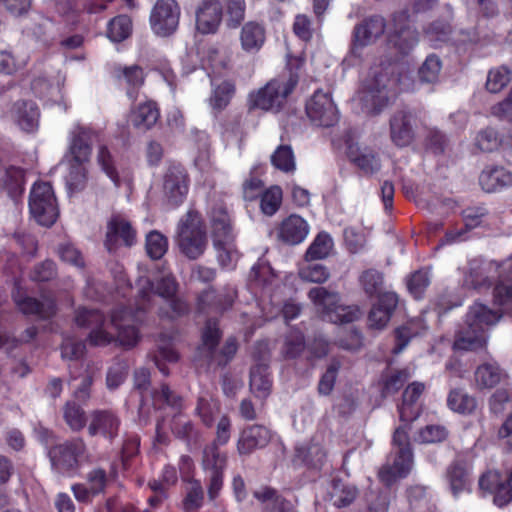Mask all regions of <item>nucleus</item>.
I'll return each instance as SVG.
<instances>
[{
    "label": "nucleus",
    "instance_id": "obj_29",
    "mask_svg": "<svg viewBox=\"0 0 512 512\" xmlns=\"http://www.w3.org/2000/svg\"><path fill=\"white\" fill-rule=\"evenodd\" d=\"M233 303L234 297L230 293L217 292L214 288H208L197 297V311L203 314H221L229 310Z\"/></svg>",
    "mask_w": 512,
    "mask_h": 512
},
{
    "label": "nucleus",
    "instance_id": "obj_4",
    "mask_svg": "<svg viewBox=\"0 0 512 512\" xmlns=\"http://www.w3.org/2000/svg\"><path fill=\"white\" fill-rule=\"evenodd\" d=\"M397 79L390 77L388 72L374 71L373 77L369 79L359 99L362 104V110L367 114H378L397 95Z\"/></svg>",
    "mask_w": 512,
    "mask_h": 512
},
{
    "label": "nucleus",
    "instance_id": "obj_37",
    "mask_svg": "<svg viewBox=\"0 0 512 512\" xmlns=\"http://www.w3.org/2000/svg\"><path fill=\"white\" fill-rule=\"evenodd\" d=\"M0 182L1 189L17 202L25 191V170L19 166L10 165L4 170Z\"/></svg>",
    "mask_w": 512,
    "mask_h": 512
},
{
    "label": "nucleus",
    "instance_id": "obj_16",
    "mask_svg": "<svg viewBox=\"0 0 512 512\" xmlns=\"http://www.w3.org/2000/svg\"><path fill=\"white\" fill-rule=\"evenodd\" d=\"M195 16V26L200 34H215L223 20V6L219 0H203L198 5Z\"/></svg>",
    "mask_w": 512,
    "mask_h": 512
},
{
    "label": "nucleus",
    "instance_id": "obj_7",
    "mask_svg": "<svg viewBox=\"0 0 512 512\" xmlns=\"http://www.w3.org/2000/svg\"><path fill=\"white\" fill-rule=\"evenodd\" d=\"M74 322L79 328L90 329L86 338L90 346H107L115 341V336L106 330L107 319L99 309L78 307L75 310Z\"/></svg>",
    "mask_w": 512,
    "mask_h": 512
},
{
    "label": "nucleus",
    "instance_id": "obj_9",
    "mask_svg": "<svg viewBox=\"0 0 512 512\" xmlns=\"http://www.w3.org/2000/svg\"><path fill=\"white\" fill-rule=\"evenodd\" d=\"M180 14L176 0H157L150 14L152 30L163 37L173 34L179 25Z\"/></svg>",
    "mask_w": 512,
    "mask_h": 512
},
{
    "label": "nucleus",
    "instance_id": "obj_8",
    "mask_svg": "<svg viewBox=\"0 0 512 512\" xmlns=\"http://www.w3.org/2000/svg\"><path fill=\"white\" fill-rule=\"evenodd\" d=\"M85 451L86 445L83 439L76 438L52 446L48 451V457L57 472L71 475L78 469L80 458Z\"/></svg>",
    "mask_w": 512,
    "mask_h": 512
},
{
    "label": "nucleus",
    "instance_id": "obj_63",
    "mask_svg": "<svg viewBox=\"0 0 512 512\" xmlns=\"http://www.w3.org/2000/svg\"><path fill=\"white\" fill-rule=\"evenodd\" d=\"M442 62L438 56L431 54L427 56L419 68V78L425 83H435L440 75Z\"/></svg>",
    "mask_w": 512,
    "mask_h": 512
},
{
    "label": "nucleus",
    "instance_id": "obj_25",
    "mask_svg": "<svg viewBox=\"0 0 512 512\" xmlns=\"http://www.w3.org/2000/svg\"><path fill=\"white\" fill-rule=\"evenodd\" d=\"M398 305V296L394 292H385L379 295L368 315L369 327L381 330L387 326L391 316Z\"/></svg>",
    "mask_w": 512,
    "mask_h": 512
},
{
    "label": "nucleus",
    "instance_id": "obj_10",
    "mask_svg": "<svg viewBox=\"0 0 512 512\" xmlns=\"http://www.w3.org/2000/svg\"><path fill=\"white\" fill-rule=\"evenodd\" d=\"M11 298L17 309L24 315H35L40 319L48 320L57 313V303L53 298L40 301L35 297L26 295L18 281L14 283Z\"/></svg>",
    "mask_w": 512,
    "mask_h": 512
},
{
    "label": "nucleus",
    "instance_id": "obj_44",
    "mask_svg": "<svg viewBox=\"0 0 512 512\" xmlns=\"http://www.w3.org/2000/svg\"><path fill=\"white\" fill-rule=\"evenodd\" d=\"M253 496L261 503L272 502L270 507H266L267 512H294L292 502L279 495L273 487L264 486L260 490L254 491Z\"/></svg>",
    "mask_w": 512,
    "mask_h": 512
},
{
    "label": "nucleus",
    "instance_id": "obj_11",
    "mask_svg": "<svg viewBox=\"0 0 512 512\" xmlns=\"http://www.w3.org/2000/svg\"><path fill=\"white\" fill-rule=\"evenodd\" d=\"M121 419L111 409H96L90 413L87 432L90 437L100 436L112 443L119 435Z\"/></svg>",
    "mask_w": 512,
    "mask_h": 512
},
{
    "label": "nucleus",
    "instance_id": "obj_26",
    "mask_svg": "<svg viewBox=\"0 0 512 512\" xmlns=\"http://www.w3.org/2000/svg\"><path fill=\"white\" fill-rule=\"evenodd\" d=\"M210 221L214 246L220 247L225 243L233 242V228L226 207L223 205H215L211 210Z\"/></svg>",
    "mask_w": 512,
    "mask_h": 512
},
{
    "label": "nucleus",
    "instance_id": "obj_45",
    "mask_svg": "<svg viewBox=\"0 0 512 512\" xmlns=\"http://www.w3.org/2000/svg\"><path fill=\"white\" fill-rule=\"evenodd\" d=\"M507 374L496 363H485L475 371L476 385L483 388H493L504 381Z\"/></svg>",
    "mask_w": 512,
    "mask_h": 512
},
{
    "label": "nucleus",
    "instance_id": "obj_48",
    "mask_svg": "<svg viewBox=\"0 0 512 512\" xmlns=\"http://www.w3.org/2000/svg\"><path fill=\"white\" fill-rule=\"evenodd\" d=\"M447 406L453 412L471 415L477 409V400L463 389H452L447 397Z\"/></svg>",
    "mask_w": 512,
    "mask_h": 512
},
{
    "label": "nucleus",
    "instance_id": "obj_23",
    "mask_svg": "<svg viewBox=\"0 0 512 512\" xmlns=\"http://www.w3.org/2000/svg\"><path fill=\"white\" fill-rule=\"evenodd\" d=\"M13 122L24 132L32 133L38 129L40 110L32 100H17L10 109Z\"/></svg>",
    "mask_w": 512,
    "mask_h": 512
},
{
    "label": "nucleus",
    "instance_id": "obj_39",
    "mask_svg": "<svg viewBox=\"0 0 512 512\" xmlns=\"http://www.w3.org/2000/svg\"><path fill=\"white\" fill-rule=\"evenodd\" d=\"M158 346L153 354V361L159 371L164 375H169V368L165 362L176 363L179 360V353L173 346V339L166 333H160L158 336Z\"/></svg>",
    "mask_w": 512,
    "mask_h": 512
},
{
    "label": "nucleus",
    "instance_id": "obj_27",
    "mask_svg": "<svg viewBox=\"0 0 512 512\" xmlns=\"http://www.w3.org/2000/svg\"><path fill=\"white\" fill-rule=\"evenodd\" d=\"M408 13L402 11L393 17L394 33L391 35V42L401 53H408L418 42V35L415 29L408 24Z\"/></svg>",
    "mask_w": 512,
    "mask_h": 512
},
{
    "label": "nucleus",
    "instance_id": "obj_28",
    "mask_svg": "<svg viewBox=\"0 0 512 512\" xmlns=\"http://www.w3.org/2000/svg\"><path fill=\"white\" fill-rule=\"evenodd\" d=\"M320 232L317 233L299 263L298 275L301 280L320 283Z\"/></svg>",
    "mask_w": 512,
    "mask_h": 512
},
{
    "label": "nucleus",
    "instance_id": "obj_52",
    "mask_svg": "<svg viewBox=\"0 0 512 512\" xmlns=\"http://www.w3.org/2000/svg\"><path fill=\"white\" fill-rule=\"evenodd\" d=\"M446 477L454 496H458L461 492L469 489V475L462 464H451L447 469Z\"/></svg>",
    "mask_w": 512,
    "mask_h": 512
},
{
    "label": "nucleus",
    "instance_id": "obj_43",
    "mask_svg": "<svg viewBox=\"0 0 512 512\" xmlns=\"http://www.w3.org/2000/svg\"><path fill=\"white\" fill-rule=\"evenodd\" d=\"M425 330L426 324L421 317L408 320L398 327L395 330L396 345L393 348V353L398 354L402 352L412 338L421 335Z\"/></svg>",
    "mask_w": 512,
    "mask_h": 512
},
{
    "label": "nucleus",
    "instance_id": "obj_53",
    "mask_svg": "<svg viewBox=\"0 0 512 512\" xmlns=\"http://www.w3.org/2000/svg\"><path fill=\"white\" fill-rule=\"evenodd\" d=\"M63 418L68 427L79 432L87 425L86 412L81 405L75 401H68L63 407Z\"/></svg>",
    "mask_w": 512,
    "mask_h": 512
},
{
    "label": "nucleus",
    "instance_id": "obj_33",
    "mask_svg": "<svg viewBox=\"0 0 512 512\" xmlns=\"http://www.w3.org/2000/svg\"><path fill=\"white\" fill-rule=\"evenodd\" d=\"M160 119V108L156 101L147 99L131 111V122L137 129L144 131L153 128Z\"/></svg>",
    "mask_w": 512,
    "mask_h": 512
},
{
    "label": "nucleus",
    "instance_id": "obj_57",
    "mask_svg": "<svg viewBox=\"0 0 512 512\" xmlns=\"http://www.w3.org/2000/svg\"><path fill=\"white\" fill-rule=\"evenodd\" d=\"M146 252L153 260L161 259L168 250V239L159 231H151L146 236Z\"/></svg>",
    "mask_w": 512,
    "mask_h": 512
},
{
    "label": "nucleus",
    "instance_id": "obj_22",
    "mask_svg": "<svg viewBox=\"0 0 512 512\" xmlns=\"http://www.w3.org/2000/svg\"><path fill=\"white\" fill-rule=\"evenodd\" d=\"M393 463L387 464L381 468L378 476L386 486H390L398 479L406 477L413 467L412 449L407 447L402 450H396Z\"/></svg>",
    "mask_w": 512,
    "mask_h": 512
},
{
    "label": "nucleus",
    "instance_id": "obj_46",
    "mask_svg": "<svg viewBox=\"0 0 512 512\" xmlns=\"http://www.w3.org/2000/svg\"><path fill=\"white\" fill-rule=\"evenodd\" d=\"M264 173L261 164H256L250 169L248 178L242 183V197L246 202H254L264 192V181L260 176Z\"/></svg>",
    "mask_w": 512,
    "mask_h": 512
},
{
    "label": "nucleus",
    "instance_id": "obj_1",
    "mask_svg": "<svg viewBox=\"0 0 512 512\" xmlns=\"http://www.w3.org/2000/svg\"><path fill=\"white\" fill-rule=\"evenodd\" d=\"M303 60L298 57L290 58L287 63L288 75H281L270 80L253 96V105L262 110L276 108L279 110L287 97L294 91L299 82V71Z\"/></svg>",
    "mask_w": 512,
    "mask_h": 512
},
{
    "label": "nucleus",
    "instance_id": "obj_54",
    "mask_svg": "<svg viewBox=\"0 0 512 512\" xmlns=\"http://www.w3.org/2000/svg\"><path fill=\"white\" fill-rule=\"evenodd\" d=\"M283 192L280 186L272 185L265 189L259 197L260 210L266 216H273L280 209Z\"/></svg>",
    "mask_w": 512,
    "mask_h": 512
},
{
    "label": "nucleus",
    "instance_id": "obj_24",
    "mask_svg": "<svg viewBox=\"0 0 512 512\" xmlns=\"http://www.w3.org/2000/svg\"><path fill=\"white\" fill-rule=\"evenodd\" d=\"M277 239L283 244L294 246L302 243L309 233L308 223L299 215L284 218L276 229Z\"/></svg>",
    "mask_w": 512,
    "mask_h": 512
},
{
    "label": "nucleus",
    "instance_id": "obj_49",
    "mask_svg": "<svg viewBox=\"0 0 512 512\" xmlns=\"http://www.w3.org/2000/svg\"><path fill=\"white\" fill-rule=\"evenodd\" d=\"M68 165V174L66 176V186L70 193L79 192L86 186L88 171L86 164L88 162H76L70 161V159H64Z\"/></svg>",
    "mask_w": 512,
    "mask_h": 512
},
{
    "label": "nucleus",
    "instance_id": "obj_41",
    "mask_svg": "<svg viewBox=\"0 0 512 512\" xmlns=\"http://www.w3.org/2000/svg\"><path fill=\"white\" fill-rule=\"evenodd\" d=\"M222 338V331L219 328L217 319L209 318L205 322V326L201 333V345L198 347L200 352H204L207 362H212L215 356L220 340Z\"/></svg>",
    "mask_w": 512,
    "mask_h": 512
},
{
    "label": "nucleus",
    "instance_id": "obj_3",
    "mask_svg": "<svg viewBox=\"0 0 512 512\" xmlns=\"http://www.w3.org/2000/svg\"><path fill=\"white\" fill-rule=\"evenodd\" d=\"M176 241L181 253L190 260L202 256L207 247V232L202 215L190 209L177 225Z\"/></svg>",
    "mask_w": 512,
    "mask_h": 512
},
{
    "label": "nucleus",
    "instance_id": "obj_6",
    "mask_svg": "<svg viewBox=\"0 0 512 512\" xmlns=\"http://www.w3.org/2000/svg\"><path fill=\"white\" fill-rule=\"evenodd\" d=\"M146 313V308L138 304L133 311L130 307L121 306L114 308L110 314V324L117 331L115 340L123 347L132 348L140 340V333L137 326L130 322L142 321Z\"/></svg>",
    "mask_w": 512,
    "mask_h": 512
},
{
    "label": "nucleus",
    "instance_id": "obj_55",
    "mask_svg": "<svg viewBox=\"0 0 512 512\" xmlns=\"http://www.w3.org/2000/svg\"><path fill=\"white\" fill-rule=\"evenodd\" d=\"M171 431L177 439L185 442L188 447L196 444L200 437V433L192 421H182L176 417L172 420Z\"/></svg>",
    "mask_w": 512,
    "mask_h": 512
},
{
    "label": "nucleus",
    "instance_id": "obj_51",
    "mask_svg": "<svg viewBox=\"0 0 512 512\" xmlns=\"http://www.w3.org/2000/svg\"><path fill=\"white\" fill-rule=\"evenodd\" d=\"M132 20L128 15H118L107 25V37L116 43L126 40L132 34Z\"/></svg>",
    "mask_w": 512,
    "mask_h": 512
},
{
    "label": "nucleus",
    "instance_id": "obj_21",
    "mask_svg": "<svg viewBox=\"0 0 512 512\" xmlns=\"http://www.w3.org/2000/svg\"><path fill=\"white\" fill-rule=\"evenodd\" d=\"M480 489L494 495V504L503 507L512 501V484L498 471H488L479 479Z\"/></svg>",
    "mask_w": 512,
    "mask_h": 512
},
{
    "label": "nucleus",
    "instance_id": "obj_18",
    "mask_svg": "<svg viewBox=\"0 0 512 512\" xmlns=\"http://www.w3.org/2000/svg\"><path fill=\"white\" fill-rule=\"evenodd\" d=\"M346 155L365 174L379 171L381 164L377 154L369 147H360L353 141L350 133L345 135Z\"/></svg>",
    "mask_w": 512,
    "mask_h": 512
},
{
    "label": "nucleus",
    "instance_id": "obj_17",
    "mask_svg": "<svg viewBox=\"0 0 512 512\" xmlns=\"http://www.w3.org/2000/svg\"><path fill=\"white\" fill-rule=\"evenodd\" d=\"M145 77L143 68L137 64L117 65L113 69V78L116 84L125 90L127 97L132 102L136 101L139 91L145 83Z\"/></svg>",
    "mask_w": 512,
    "mask_h": 512
},
{
    "label": "nucleus",
    "instance_id": "obj_15",
    "mask_svg": "<svg viewBox=\"0 0 512 512\" xmlns=\"http://www.w3.org/2000/svg\"><path fill=\"white\" fill-rule=\"evenodd\" d=\"M137 232L131 223L121 217H112L107 224L104 245L108 252L114 253L124 245L131 247L136 242Z\"/></svg>",
    "mask_w": 512,
    "mask_h": 512
},
{
    "label": "nucleus",
    "instance_id": "obj_14",
    "mask_svg": "<svg viewBox=\"0 0 512 512\" xmlns=\"http://www.w3.org/2000/svg\"><path fill=\"white\" fill-rule=\"evenodd\" d=\"M322 321L331 323H350L358 319L360 311L356 307L346 306L340 303V297L336 293H329L322 289Z\"/></svg>",
    "mask_w": 512,
    "mask_h": 512
},
{
    "label": "nucleus",
    "instance_id": "obj_56",
    "mask_svg": "<svg viewBox=\"0 0 512 512\" xmlns=\"http://www.w3.org/2000/svg\"><path fill=\"white\" fill-rule=\"evenodd\" d=\"M358 495V490L355 486L344 485L340 481L333 482V490L331 492V499L334 506L337 508H344L351 505Z\"/></svg>",
    "mask_w": 512,
    "mask_h": 512
},
{
    "label": "nucleus",
    "instance_id": "obj_42",
    "mask_svg": "<svg viewBox=\"0 0 512 512\" xmlns=\"http://www.w3.org/2000/svg\"><path fill=\"white\" fill-rule=\"evenodd\" d=\"M250 389L258 398H266L271 391L272 380L269 365L258 362L250 369Z\"/></svg>",
    "mask_w": 512,
    "mask_h": 512
},
{
    "label": "nucleus",
    "instance_id": "obj_58",
    "mask_svg": "<svg viewBox=\"0 0 512 512\" xmlns=\"http://www.w3.org/2000/svg\"><path fill=\"white\" fill-rule=\"evenodd\" d=\"M512 79V73L506 66L491 69L487 76L486 88L491 93H498L505 88Z\"/></svg>",
    "mask_w": 512,
    "mask_h": 512
},
{
    "label": "nucleus",
    "instance_id": "obj_32",
    "mask_svg": "<svg viewBox=\"0 0 512 512\" xmlns=\"http://www.w3.org/2000/svg\"><path fill=\"white\" fill-rule=\"evenodd\" d=\"M178 290V283L173 276H163L157 280L155 286L154 283L146 279L145 284L138 291V304L145 307L149 304L151 295L153 293L159 295L164 299L175 296Z\"/></svg>",
    "mask_w": 512,
    "mask_h": 512
},
{
    "label": "nucleus",
    "instance_id": "obj_19",
    "mask_svg": "<svg viewBox=\"0 0 512 512\" xmlns=\"http://www.w3.org/2000/svg\"><path fill=\"white\" fill-rule=\"evenodd\" d=\"M415 115L406 109L397 110L390 118V137L398 147H406L414 139Z\"/></svg>",
    "mask_w": 512,
    "mask_h": 512
},
{
    "label": "nucleus",
    "instance_id": "obj_61",
    "mask_svg": "<svg viewBox=\"0 0 512 512\" xmlns=\"http://www.w3.org/2000/svg\"><path fill=\"white\" fill-rule=\"evenodd\" d=\"M226 25L230 29L238 28L245 18L246 2L245 0H227Z\"/></svg>",
    "mask_w": 512,
    "mask_h": 512
},
{
    "label": "nucleus",
    "instance_id": "obj_2",
    "mask_svg": "<svg viewBox=\"0 0 512 512\" xmlns=\"http://www.w3.org/2000/svg\"><path fill=\"white\" fill-rule=\"evenodd\" d=\"M501 315L481 303L470 307L466 315L467 331L460 332L454 342V348L459 350H474L486 343L485 331L495 325Z\"/></svg>",
    "mask_w": 512,
    "mask_h": 512
},
{
    "label": "nucleus",
    "instance_id": "obj_34",
    "mask_svg": "<svg viewBox=\"0 0 512 512\" xmlns=\"http://www.w3.org/2000/svg\"><path fill=\"white\" fill-rule=\"evenodd\" d=\"M385 31V21L380 16H373L363 23L355 27L354 30V47L355 51L358 47H364L371 44Z\"/></svg>",
    "mask_w": 512,
    "mask_h": 512
},
{
    "label": "nucleus",
    "instance_id": "obj_38",
    "mask_svg": "<svg viewBox=\"0 0 512 512\" xmlns=\"http://www.w3.org/2000/svg\"><path fill=\"white\" fill-rule=\"evenodd\" d=\"M266 41V29L262 23L249 21L242 26L240 32L241 47L245 52L256 53Z\"/></svg>",
    "mask_w": 512,
    "mask_h": 512
},
{
    "label": "nucleus",
    "instance_id": "obj_12",
    "mask_svg": "<svg viewBox=\"0 0 512 512\" xmlns=\"http://www.w3.org/2000/svg\"><path fill=\"white\" fill-rule=\"evenodd\" d=\"M164 193L168 204L177 208L185 201L189 191V176L182 165H171L164 176Z\"/></svg>",
    "mask_w": 512,
    "mask_h": 512
},
{
    "label": "nucleus",
    "instance_id": "obj_40",
    "mask_svg": "<svg viewBox=\"0 0 512 512\" xmlns=\"http://www.w3.org/2000/svg\"><path fill=\"white\" fill-rule=\"evenodd\" d=\"M424 390V383L417 381L412 382L406 387L403 392L402 403L398 406L401 421L410 422L418 417L419 411L414 404L422 395Z\"/></svg>",
    "mask_w": 512,
    "mask_h": 512
},
{
    "label": "nucleus",
    "instance_id": "obj_47",
    "mask_svg": "<svg viewBox=\"0 0 512 512\" xmlns=\"http://www.w3.org/2000/svg\"><path fill=\"white\" fill-rule=\"evenodd\" d=\"M236 92L235 83L231 80H224L212 90L209 97V105L218 114L228 107Z\"/></svg>",
    "mask_w": 512,
    "mask_h": 512
},
{
    "label": "nucleus",
    "instance_id": "obj_31",
    "mask_svg": "<svg viewBox=\"0 0 512 512\" xmlns=\"http://www.w3.org/2000/svg\"><path fill=\"white\" fill-rule=\"evenodd\" d=\"M495 270L494 263L473 259L469 261L468 269L463 278V286L475 290L489 288L491 285L490 274Z\"/></svg>",
    "mask_w": 512,
    "mask_h": 512
},
{
    "label": "nucleus",
    "instance_id": "obj_62",
    "mask_svg": "<svg viewBox=\"0 0 512 512\" xmlns=\"http://www.w3.org/2000/svg\"><path fill=\"white\" fill-rule=\"evenodd\" d=\"M220 411V406L204 397H199L195 408L196 415L201 419L202 424L211 428L215 423V417Z\"/></svg>",
    "mask_w": 512,
    "mask_h": 512
},
{
    "label": "nucleus",
    "instance_id": "obj_20",
    "mask_svg": "<svg viewBox=\"0 0 512 512\" xmlns=\"http://www.w3.org/2000/svg\"><path fill=\"white\" fill-rule=\"evenodd\" d=\"M271 431L263 425L254 424L245 427L237 441L240 455H250L257 449L266 447L271 441Z\"/></svg>",
    "mask_w": 512,
    "mask_h": 512
},
{
    "label": "nucleus",
    "instance_id": "obj_36",
    "mask_svg": "<svg viewBox=\"0 0 512 512\" xmlns=\"http://www.w3.org/2000/svg\"><path fill=\"white\" fill-rule=\"evenodd\" d=\"M292 462L296 466L314 469L320 463V439L317 435L310 440L299 443L295 447Z\"/></svg>",
    "mask_w": 512,
    "mask_h": 512
},
{
    "label": "nucleus",
    "instance_id": "obj_13",
    "mask_svg": "<svg viewBox=\"0 0 512 512\" xmlns=\"http://www.w3.org/2000/svg\"><path fill=\"white\" fill-rule=\"evenodd\" d=\"M95 131L88 126L76 125L69 134V143L64 159L89 162L92 154Z\"/></svg>",
    "mask_w": 512,
    "mask_h": 512
},
{
    "label": "nucleus",
    "instance_id": "obj_64",
    "mask_svg": "<svg viewBox=\"0 0 512 512\" xmlns=\"http://www.w3.org/2000/svg\"><path fill=\"white\" fill-rule=\"evenodd\" d=\"M429 285L430 274L428 270H418L407 279V288L415 299H421Z\"/></svg>",
    "mask_w": 512,
    "mask_h": 512
},
{
    "label": "nucleus",
    "instance_id": "obj_5",
    "mask_svg": "<svg viewBox=\"0 0 512 512\" xmlns=\"http://www.w3.org/2000/svg\"><path fill=\"white\" fill-rule=\"evenodd\" d=\"M29 211L41 226L51 227L59 217L54 189L49 182L37 181L30 190Z\"/></svg>",
    "mask_w": 512,
    "mask_h": 512
},
{
    "label": "nucleus",
    "instance_id": "obj_30",
    "mask_svg": "<svg viewBox=\"0 0 512 512\" xmlns=\"http://www.w3.org/2000/svg\"><path fill=\"white\" fill-rule=\"evenodd\" d=\"M301 353H305L307 365L314 367L320 359V350H306L304 334L299 331H291L285 338L282 348V355L285 359H296Z\"/></svg>",
    "mask_w": 512,
    "mask_h": 512
},
{
    "label": "nucleus",
    "instance_id": "obj_60",
    "mask_svg": "<svg viewBox=\"0 0 512 512\" xmlns=\"http://www.w3.org/2000/svg\"><path fill=\"white\" fill-rule=\"evenodd\" d=\"M97 162L100 165L102 171L114 183V185L119 187L121 185L119 173L115 167L113 156L107 146L101 145L99 147Z\"/></svg>",
    "mask_w": 512,
    "mask_h": 512
},
{
    "label": "nucleus",
    "instance_id": "obj_59",
    "mask_svg": "<svg viewBox=\"0 0 512 512\" xmlns=\"http://www.w3.org/2000/svg\"><path fill=\"white\" fill-rule=\"evenodd\" d=\"M271 163L277 169L283 172H292L295 170L294 153L289 145H280L271 156Z\"/></svg>",
    "mask_w": 512,
    "mask_h": 512
},
{
    "label": "nucleus",
    "instance_id": "obj_35",
    "mask_svg": "<svg viewBox=\"0 0 512 512\" xmlns=\"http://www.w3.org/2000/svg\"><path fill=\"white\" fill-rule=\"evenodd\" d=\"M479 183L484 191L497 192L512 185V173L502 166L487 167L481 172Z\"/></svg>",
    "mask_w": 512,
    "mask_h": 512
},
{
    "label": "nucleus",
    "instance_id": "obj_50",
    "mask_svg": "<svg viewBox=\"0 0 512 512\" xmlns=\"http://www.w3.org/2000/svg\"><path fill=\"white\" fill-rule=\"evenodd\" d=\"M227 454L221 452L216 445H207L203 450L202 468L207 473H224L227 467Z\"/></svg>",
    "mask_w": 512,
    "mask_h": 512
}]
</instances>
